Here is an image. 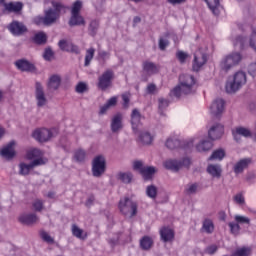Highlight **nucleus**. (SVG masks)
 Listing matches in <instances>:
<instances>
[{
    "mask_svg": "<svg viewBox=\"0 0 256 256\" xmlns=\"http://www.w3.org/2000/svg\"><path fill=\"white\" fill-rule=\"evenodd\" d=\"M51 5L53 8H50L44 12L43 17L37 18V25H45L46 27H49L53 25V23L57 22V19L61 17V13H65V5L61 2H57L55 0L51 1Z\"/></svg>",
    "mask_w": 256,
    "mask_h": 256,
    "instance_id": "obj_1",
    "label": "nucleus"
},
{
    "mask_svg": "<svg viewBox=\"0 0 256 256\" xmlns=\"http://www.w3.org/2000/svg\"><path fill=\"white\" fill-rule=\"evenodd\" d=\"M195 86V77L189 74H182L179 77V85L176 86L172 91L171 95L174 97H181V95H191L194 93L193 87Z\"/></svg>",
    "mask_w": 256,
    "mask_h": 256,
    "instance_id": "obj_2",
    "label": "nucleus"
},
{
    "mask_svg": "<svg viewBox=\"0 0 256 256\" xmlns=\"http://www.w3.org/2000/svg\"><path fill=\"white\" fill-rule=\"evenodd\" d=\"M247 83V74L243 71L236 72L232 78H229L225 85L226 93H237L239 89Z\"/></svg>",
    "mask_w": 256,
    "mask_h": 256,
    "instance_id": "obj_3",
    "label": "nucleus"
},
{
    "mask_svg": "<svg viewBox=\"0 0 256 256\" xmlns=\"http://www.w3.org/2000/svg\"><path fill=\"white\" fill-rule=\"evenodd\" d=\"M243 56L239 52L228 54L220 61V69L224 73H229L233 67H237L241 63Z\"/></svg>",
    "mask_w": 256,
    "mask_h": 256,
    "instance_id": "obj_4",
    "label": "nucleus"
},
{
    "mask_svg": "<svg viewBox=\"0 0 256 256\" xmlns=\"http://www.w3.org/2000/svg\"><path fill=\"white\" fill-rule=\"evenodd\" d=\"M139 205L129 197H124L119 201V209L122 215H129V217H135L137 215V209Z\"/></svg>",
    "mask_w": 256,
    "mask_h": 256,
    "instance_id": "obj_5",
    "label": "nucleus"
},
{
    "mask_svg": "<svg viewBox=\"0 0 256 256\" xmlns=\"http://www.w3.org/2000/svg\"><path fill=\"white\" fill-rule=\"evenodd\" d=\"M113 79H115V73L113 70H106L100 77H98V89H101V91H107V89L113 85Z\"/></svg>",
    "mask_w": 256,
    "mask_h": 256,
    "instance_id": "obj_6",
    "label": "nucleus"
},
{
    "mask_svg": "<svg viewBox=\"0 0 256 256\" xmlns=\"http://www.w3.org/2000/svg\"><path fill=\"white\" fill-rule=\"evenodd\" d=\"M107 169V162L103 155L96 156L92 161V175L93 177H101Z\"/></svg>",
    "mask_w": 256,
    "mask_h": 256,
    "instance_id": "obj_7",
    "label": "nucleus"
},
{
    "mask_svg": "<svg viewBox=\"0 0 256 256\" xmlns=\"http://www.w3.org/2000/svg\"><path fill=\"white\" fill-rule=\"evenodd\" d=\"M223 111H225V100H223V98H216L213 100L210 105V115L219 119L221 118V115H223Z\"/></svg>",
    "mask_w": 256,
    "mask_h": 256,
    "instance_id": "obj_8",
    "label": "nucleus"
},
{
    "mask_svg": "<svg viewBox=\"0 0 256 256\" xmlns=\"http://www.w3.org/2000/svg\"><path fill=\"white\" fill-rule=\"evenodd\" d=\"M206 63H207V54L205 52H203V50L198 49L194 53V59L192 62V70L196 71V72L201 71V68Z\"/></svg>",
    "mask_w": 256,
    "mask_h": 256,
    "instance_id": "obj_9",
    "label": "nucleus"
},
{
    "mask_svg": "<svg viewBox=\"0 0 256 256\" xmlns=\"http://www.w3.org/2000/svg\"><path fill=\"white\" fill-rule=\"evenodd\" d=\"M32 137L39 143H47L53 137V132L47 128L36 129Z\"/></svg>",
    "mask_w": 256,
    "mask_h": 256,
    "instance_id": "obj_10",
    "label": "nucleus"
},
{
    "mask_svg": "<svg viewBox=\"0 0 256 256\" xmlns=\"http://www.w3.org/2000/svg\"><path fill=\"white\" fill-rule=\"evenodd\" d=\"M123 114L117 113L111 118L110 129L112 133H119L123 129Z\"/></svg>",
    "mask_w": 256,
    "mask_h": 256,
    "instance_id": "obj_11",
    "label": "nucleus"
},
{
    "mask_svg": "<svg viewBox=\"0 0 256 256\" xmlns=\"http://www.w3.org/2000/svg\"><path fill=\"white\" fill-rule=\"evenodd\" d=\"M10 33L16 37H21V35L27 33V26L19 21H13L8 27Z\"/></svg>",
    "mask_w": 256,
    "mask_h": 256,
    "instance_id": "obj_12",
    "label": "nucleus"
},
{
    "mask_svg": "<svg viewBox=\"0 0 256 256\" xmlns=\"http://www.w3.org/2000/svg\"><path fill=\"white\" fill-rule=\"evenodd\" d=\"M15 66L19 71L25 72V73H34V71H37V68L35 67V64L29 62L26 59H19L15 62Z\"/></svg>",
    "mask_w": 256,
    "mask_h": 256,
    "instance_id": "obj_13",
    "label": "nucleus"
},
{
    "mask_svg": "<svg viewBox=\"0 0 256 256\" xmlns=\"http://www.w3.org/2000/svg\"><path fill=\"white\" fill-rule=\"evenodd\" d=\"M35 97L37 101V107H45L47 105V97L43 90V85L40 82H36Z\"/></svg>",
    "mask_w": 256,
    "mask_h": 256,
    "instance_id": "obj_14",
    "label": "nucleus"
},
{
    "mask_svg": "<svg viewBox=\"0 0 256 256\" xmlns=\"http://www.w3.org/2000/svg\"><path fill=\"white\" fill-rule=\"evenodd\" d=\"M223 133V125L216 123L210 127L208 131V137L211 139V141H217V139H221V137H223Z\"/></svg>",
    "mask_w": 256,
    "mask_h": 256,
    "instance_id": "obj_15",
    "label": "nucleus"
},
{
    "mask_svg": "<svg viewBox=\"0 0 256 256\" xmlns=\"http://www.w3.org/2000/svg\"><path fill=\"white\" fill-rule=\"evenodd\" d=\"M58 46L61 51H66L67 53H74L75 55H79V53H81L79 46L68 42L67 40H60L58 42Z\"/></svg>",
    "mask_w": 256,
    "mask_h": 256,
    "instance_id": "obj_16",
    "label": "nucleus"
},
{
    "mask_svg": "<svg viewBox=\"0 0 256 256\" xmlns=\"http://www.w3.org/2000/svg\"><path fill=\"white\" fill-rule=\"evenodd\" d=\"M252 160L251 158H243L235 163L233 166V171L236 175H241L245 171V169H248V167L251 165Z\"/></svg>",
    "mask_w": 256,
    "mask_h": 256,
    "instance_id": "obj_17",
    "label": "nucleus"
},
{
    "mask_svg": "<svg viewBox=\"0 0 256 256\" xmlns=\"http://www.w3.org/2000/svg\"><path fill=\"white\" fill-rule=\"evenodd\" d=\"M233 137L235 141L239 143V141H241V137H245V138L253 137V133L248 128L240 126V127H237L233 132Z\"/></svg>",
    "mask_w": 256,
    "mask_h": 256,
    "instance_id": "obj_18",
    "label": "nucleus"
},
{
    "mask_svg": "<svg viewBox=\"0 0 256 256\" xmlns=\"http://www.w3.org/2000/svg\"><path fill=\"white\" fill-rule=\"evenodd\" d=\"M15 141L9 142L1 151V157L4 159H13L15 157Z\"/></svg>",
    "mask_w": 256,
    "mask_h": 256,
    "instance_id": "obj_19",
    "label": "nucleus"
},
{
    "mask_svg": "<svg viewBox=\"0 0 256 256\" xmlns=\"http://www.w3.org/2000/svg\"><path fill=\"white\" fill-rule=\"evenodd\" d=\"M160 237L164 243H169L175 239V231L170 227L164 226L160 229Z\"/></svg>",
    "mask_w": 256,
    "mask_h": 256,
    "instance_id": "obj_20",
    "label": "nucleus"
},
{
    "mask_svg": "<svg viewBox=\"0 0 256 256\" xmlns=\"http://www.w3.org/2000/svg\"><path fill=\"white\" fill-rule=\"evenodd\" d=\"M21 13L23 11V2H9L4 4V13Z\"/></svg>",
    "mask_w": 256,
    "mask_h": 256,
    "instance_id": "obj_21",
    "label": "nucleus"
},
{
    "mask_svg": "<svg viewBox=\"0 0 256 256\" xmlns=\"http://www.w3.org/2000/svg\"><path fill=\"white\" fill-rule=\"evenodd\" d=\"M213 149V141L202 139L198 144H196V151L198 153H207Z\"/></svg>",
    "mask_w": 256,
    "mask_h": 256,
    "instance_id": "obj_22",
    "label": "nucleus"
},
{
    "mask_svg": "<svg viewBox=\"0 0 256 256\" xmlns=\"http://www.w3.org/2000/svg\"><path fill=\"white\" fill-rule=\"evenodd\" d=\"M19 221L23 225H35L39 223V217L36 214H23L19 217Z\"/></svg>",
    "mask_w": 256,
    "mask_h": 256,
    "instance_id": "obj_23",
    "label": "nucleus"
},
{
    "mask_svg": "<svg viewBox=\"0 0 256 256\" xmlns=\"http://www.w3.org/2000/svg\"><path fill=\"white\" fill-rule=\"evenodd\" d=\"M61 87V76L59 75H52L47 83L48 91H57Z\"/></svg>",
    "mask_w": 256,
    "mask_h": 256,
    "instance_id": "obj_24",
    "label": "nucleus"
},
{
    "mask_svg": "<svg viewBox=\"0 0 256 256\" xmlns=\"http://www.w3.org/2000/svg\"><path fill=\"white\" fill-rule=\"evenodd\" d=\"M131 125L132 129L135 133L139 131V125H141V112L139 110L134 109L131 114Z\"/></svg>",
    "mask_w": 256,
    "mask_h": 256,
    "instance_id": "obj_25",
    "label": "nucleus"
},
{
    "mask_svg": "<svg viewBox=\"0 0 256 256\" xmlns=\"http://www.w3.org/2000/svg\"><path fill=\"white\" fill-rule=\"evenodd\" d=\"M142 67L146 75H156V73H159V66L153 62L145 61L143 62Z\"/></svg>",
    "mask_w": 256,
    "mask_h": 256,
    "instance_id": "obj_26",
    "label": "nucleus"
},
{
    "mask_svg": "<svg viewBox=\"0 0 256 256\" xmlns=\"http://www.w3.org/2000/svg\"><path fill=\"white\" fill-rule=\"evenodd\" d=\"M70 27H77L85 25V18L81 14H71L70 20L68 22Z\"/></svg>",
    "mask_w": 256,
    "mask_h": 256,
    "instance_id": "obj_27",
    "label": "nucleus"
},
{
    "mask_svg": "<svg viewBox=\"0 0 256 256\" xmlns=\"http://www.w3.org/2000/svg\"><path fill=\"white\" fill-rule=\"evenodd\" d=\"M138 141L142 145H151L153 143V136L147 131H141L138 134Z\"/></svg>",
    "mask_w": 256,
    "mask_h": 256,
    "instance_id": "obj_28",
    "label": "nucleus"
},
{
    "mask_svg": "<svg viewBox=\"0 0 256 256\" xmlns=\"http://www.w3.org/2000/svg\"><path fill=\"white\" fill-rule=\"evenodd\" d=\"M153 238L151 236H144L140 239V248L142 251H150L154 245Z\"/></svg>",
    "mask_w": 256,
    "mask_h": 256,
    "instance_id": "obj_29",
    "label": "nucleus"
},
{
    "mask_svg": "<svg viewBox=\"0 0 256 256\" xmlns=\"http://www.w3.org/2000/svg\"><path fill=\"white\" fill-rule=\"evenodd\" d=\"M202 233H207V235H211L215 231V224L213 220L207 218L202 223L201 228Z\"/></svg>",
    "mask_w": 256,
    "mask_h": 256,
    "instance_id": "obj_30",
    "label": "nucleus"
},
{
    "mask_svg": "<svg viewBox=\"0 0 256 256\" xmlns=\"http://www.w3.org/2000/svg\"><path fill=\"white\" fill-rule=\"evenodd\" d=\"M100 22L97 19H93L90 21L88 25V34L90 37H95L97 33L99 32Z\"/></svg>",
    "mask_w": 256,
    "mask_h": 256,
    "instance_id": "obj_31",
    "label": "nucleus"
},
{
    "mask_svg": "<svg viewBox=\"0 0 256 256\" xmlns=\"http://www.w3.org/2000/svg\"><path fill=\"white\" fill-rule=\"evenodd\" d=\"M165 145L167 149H170L171 151H173L174 149H179V147H181V140L177 137H169L166 140Z\"/></svg>",
    "mask_w": 256,
    "mask_h": 256,
    "instance_id": "obj_32",
    "label": "nucleus"
},
{
    "mask_svg": "<svg viewBox=\"0 0 256 256\" xmlns=\"http://www.w3.org/2000/svg\"><path fill=\"white\" fill-rule=\"evenodd\" d=\"M117 179L121 181V183H125L129 185V183H133V173L131 172H119L117 174Z\"/></svg>",
    "mask_w": 256,
    "mask_h": 256,
    "instance_id": "obj_33",
    "label": "nucleus"
},
{
    "mask_svg": "<svg viewBox=\"0 0 256 256\" xmlns=\"http://www.w3.org/2000/svg\"><path fill=\"white\" fill-rule=\"evenodd\" d=\"M165 169H169L170 171H179L181 169V162L173 159L166 160L164 162Z\"/></svg>",
    "mask_w": 256,
    "mask_h": 256,
    "instance_id": "obj_34",
    "label": "nucleus"
},
{
    "mask_svg": "<svg viewBox=\"0 0 256 256\" xmlns=\"http://www.w3.org/2000/svg\"><path fill=\"white\" fill-rule=\"evenodd\" d=\"M32 41L36 45H45L47 43V34L45 32H38L33 36Z\"/></svg>",
    "mask_w": 256,
    "mask_h": 256,
    "instance_id": "obj_35",
    "label": "nucleus"
},
{
    "mask_svg": "<svg viewBox=\"0 0 256 256\" xmlns=\"http://www.w3.org/2000/svg\"><path fill=\"white\" fill-rule=\"evenodd\" d=\"M225 158V150L223 148H219L212 152L209 157V161H223Z\"/></svg>",
    "mask_w": 256,
    "mask_h": 256,
    "instance_id": "obj_36",
    "label": "nucleus"
},
{
    "mask_svg": "<svg viewBox=\"0 0 256 256\" xmlns=\"http://www.w3.org/2000/svg\"><path fill=\"white\" fill-rule=\"evenodd\" d=\"M140 174L145 181H149V179H152L153 175L155 174V168L152 166L144 167L141 169Z\"/></svg>",
    "mask_w": 256,
    "mask_h": 256,
    "instance_id": "obj_37",
    "label": "nucleus"
},
{
    "mask_svg": "<svg viewBox=\"0 0 256 256\" xmlns=\"http://www.w3.org/2000/svg\"><path fill=\"white\" fill-rule=\"evenodd\" d=\"M207 172L212 177H216L217 179H219V177H221V166L210 164L207 167Z\"/></svg>",
    "mask_w": 256,
    "mask_h": 256,
    "instance_id": "obj_38",
    "label": "nucleus"
},
{
    "mask_svg": "<svg viewBox=\"0 0 256 256\" xmlns=\"http://www.w3.org/2000/svg\"><path fill=\"white\" fill-rule=\"evenodd\" d=\"M74 159L76 163H85L87 159V152L83 149H78L74 152Z\"/></svg>",
    "mask_w": 256,
    "mask_h": 256,
    "instance_id": "obj_39",
    "label": "nucleus"
},
{
    "mask_svg": "<svg viewBox=\"0 0 256 256\" xmlns=\"http://www.w3.org/2000/svg\"><path fill=\"white\" fill-rule=\"evenodd\" d=\"M214 15H219V0H204Z\"/></svg>",
    "mask_w": 256,
    "mask_h": 256,
    "instance_id": "obj_40",
    "label": "nucleus"
},
{
    "mask_svg": "<svg viewBox=\"0 0 256 256\" xmlns=\"http://www.w3.org/2000/svg\"><path fill=\"white\" fill-rule=\"evenodd\" d=\"M72 235L77 237V239L85 240L87 239V234L83 235V229L79 228L77 224L72 225Z\"/></svg>",
    "mask_w": 256,
    "mask_h": 256,
    "instance_id": "obj_41",
    "label": "nucleus"
},
{
    "mask_svg": "<svg viewBox=\"0 0 256 256\" xmlns=\"http://www.w3.org/2000/svg\"><path fill=\"white\" fill-rule=\"evenodd\" d=\"M31 169H33L31 167V163L30 164L20 163L19 164V175H22L25 177V176L29 175V173H31Z\"/></svg>",
    "mask_w": 256,
    "mask_h": 256,
    "instance_id": "obj_42",
    "label": "nucleus"
},
{
    "mask_svg": "<svg viewBox=\"0 0 256 256\" xmlns=\"http://www.w3.org/2000/svg\"><path fill=\"white\" fill-rule=\"evenodd\" d=\"M93 57H95V48H89L86 51V55H85V62H84L85 67H89V65H91V61H93Z\"/></svg>",
    "mask_w": 256,
    "mask_h": 256,
    "instance_id": "obj_43",
    "label": "nucleus"
},
{
    "mask_svg": "<svg viewBox=\"0 0 256 256\" xmlns=\"http://www.w3.org/2000/svg\"><path fill=\"white\" fill-rule=\"evenodd\" d=\"M157 186L149 185L146 187V195L150 199H157Z\"/></svg>",
    "mask_w": 256,
    "mask_h": 256,
    "instance_id": "obj_44",
    "label": "nucleus"
},
{
    "mask_svg": "<svg viewBox=\"0 0 256 256\" xmlns=\"http://www.w3.org/2000/svg\"><path fill=\"white\" fill-rule=\"evenodd\" d=\"M81 9H83V2L76 1L72 5L71 15H81Z\"/></svg>",
    "mask_w": 256,
    "mask_h": 256,
    "instance_id": "obj_45",
    "label": "nucleus"
},
{
    "mask_svg": "<svg viewBox=\"0 0 256 256\" xmlns=\"http://www.w3.org/2000/svg\"><path fill=\"white\" fill-rule=\"evenodd\" d=\"M234 219L238 225H251V219H249V217L236 215Z\"/></svg>",
    "mask_w": 256,
    "mask_h": 256,
    "instance_id": "obj_46",
    "label": "nucleus"
},
{
    "mask_svg": "<svg viewBox=\"0 0 256 256\" xmlns=\"http://www.w3.org/2000/svg\"><path fill=\"white\" fill-rule=\"evenodd\" d=\"M198 188H199V185H197V183L188 184L185 188V193L186 195H195V193H197Z\"/></svg>",
    "mask_w": 256,
    "mask_h": 256,
    "instance_id": "obj_47",
    "label": "nucleus"
},
{
    "mask_svg": "<svg viewBox=\"0 0 256 256\" xmlns=\"http://www.w3.org/2000/svg\"><path fill=\"white\" fill-rule=\"evenodd\" d=\"M228 227H230V232L232 233V235H239V232L241 231V226H239L237 222H230L228 224Z\"/></svg>",
    "mask_w": 256,
    "mask_h": 256,
    "instance_id": "obj_48",
    "label": "nucleus"
},
{
    "mask_svg": "<svg viewBox=\"0 0 256 256\" xmlns=\"http://www.w3.org/2000/svg\"><path fill=\"white\" fill-rule=\"evenodd\" d=\"M249 45L253 51L256 53V29L252 30V33L249 38Z\"/></svg>",
    "mask_w": 256,
    "mask_h": 256,
    "instance_id": "obj_49",
    "label": "nucleus"
},
{
    "mask_svg": "<svg viewBox=\"0 0 256 256\" xmlns=\"http://www.w3.org/2000/svg\"><path fill=\"white\" fill-rule=\"evenodd\" d=\"M251 255V249L249 248H240V249H237L233 256H249Z\"/></svg>",
    "mask_w": 256,
    "mask_h": 256,
    "instance_id": "obj_50",
    "label": "nucleus"
},
{
    "mask_svg": "<svg viewBox=\"0 0 256 256\" xmlns=\"http://www.w3.org/2000/svg\"><path fill=\"white\" fill-rule=\"evenodd\" d=\"M158 103H159V105H158L159 111H160L161 115H163V112H162L163 109H167V107H169V100L160 98L158 100Z\"/></svg>",
    "mask_w": 256,
    "mask_h": 256,
    "instance_id": "obj_51",
    "label": "nucleus"
},
{
    "mask_svg": "<svg viewBox=\"0 0 256 256\" xmlns=\"http://www.w3.org/2000/svg\"><path fill=\"white\" fill-rule=\"evenodd\" d=\"M55 56V53L51 48H46L43 54V58L45 61H52L53 57Z\"/></svg>",
    "mask_w": 256,
    "mask_h": 256,
    "instance_id": "obj_52",
    "label": "nucleus"
},
{
    "mask_svg": "<svg viewBox=\"0 0 256 256\" xmlns=\"http://www.w3.org/2000/svg\"><path fill=\"white\" fill-rule=\"evenodd\" d=\"M28 159H36V157H41V150L34 148L28 152Z\"/></svg>",
    "mask_w": 256,
    "mask_h": 256,
    "instance_id": "obj_53",
    "label": "nucleus"
},
{
    "mask_svg": "<svg viewBox=\"0 0 256 256\" xmlns=\"http://www.w3.org/2000/svg\"><path fill=\"white\" fill-rule=\"evenodd\" d=\"M187 57H189V54H187L183 51H178L176 53V58L178 59V61H180L181 64H183L187 61Z\"/></svg>",
    "mask_w": 256,
    "mask_h": 256,
    "instance_id": "obj_54",
    "label": "nucleus"
},
{
    "mask_svg": "<svg viewBox=\"0 0 256 256\" xmlns=\"http://www.w3.org/2000/svg\"><path fill=\"white\" fill-rule=\"evenodd\" d=\"M233 201L237 205H245V197L243 196L242 193H238L233 197Z\"/></svg>",
    "mask_w": 256,
    "mask_h": 256,
    "instance_id": "obj_55",
    "label": "nucleus"
},
{
    "mask_svg": "<svg viewBox=\"0 0 256 256\" xmlns=\"http://www.w3.org/2000/svg\"><path fill=\"white\" fill-rule=\"evenodd\" d=\"M219 247L215 244L210 245L208 247H206L205 249V253H207V255H215V253H217Z\"/></svg>",
    "mask_w": 256,
    "mask_h": 256,
    "instance_id": "obj_56",
    "label": "nucleus"
},
{
    "mask_svg": "<svg viewBox=\"0 0 256 256\" xmlns=\"http://www.w3.org/2000/svg\"><path fill=\"white\" fill-rule=\"evenodd\" d=\"M31 168L35 169V167H39L41 165H45V160L43 158L34 159L31 163Z\"/></svg>",
    "mask_w": 256,
    "mask_h": 256,
    "instance_id": "obj_57",
    "label": "nucleus"
},
{
    "mask_svg": "<svg viewBox=\"0 0 256 256\" xmlns=\"http://www.w3.org/2000/svg\"><path fill=\"white\" fill-rule=\"evenodd\" d=\"M234 45L239 46V49H243V46L245 45V38H243L242 36L236 37Z\"/></svg>",
    "mask_w": 256,
    "mask_h": 256,
    "instance_id": "obj_58",
    "label": "nucleus"
},
{
    "mask_svg": "<svg viewBox=\"0 0 256 256\" xmlns=\"http://www.w3.org/2000/svg\"><path fill=\"white\" fill-rule=\"evenodd\" d=\"M168 45H169V40L163 39V38L159 39V49L161 51H165V49H167Z\"/></svg>",
    "mask_w": 256,
    "mask_h": 256,
    "instance_id": "obj_59",
    "label": "nucleus"
},
{
    "mask_svg": "<svg viewBox=\"0 0 256 256\" xmlns=\"http://www.w3.org/2000/svg\"><path fill=\"white\" fill-rule=\"evenodd\" d=\"M87 91V84L80 82L76 86V93H85Z\"/></svg>",
    "mask_w": 256,
    "mask_h": 256,
    "instance_id": "obj_60",
    "label": "nucleus"
},
{
    "mask_svg": "<svg viewBox=\"0 0 256 256\" xmlns=\"http://www.w3.org/2000/svg\"><path fill=\"white\" fill-rule=\"evenodd\" d=\"M33 207L35 209V211H42L43 210V201L42 200H35L33 202Z\"/></svg>",
    "mask_w": 256,
    "mask_h": 256,
    "instance_id": "obj_61",
    "label": "nucleus"
},
{
    "mask_svg": "<svg viewBox=\"0 0 256 256\" xmlns=\"http://www.w3.org/2000/svg\"><path fill=\"white\" fill-rule=\"evenodd\" d=\"M41 237L43 241H46V243H54V240L51 238V236L47 232H41Z\"/></svg>",
    "mask_w": 256,
    "mask_h": 256,
    "instance_id": "obj_62",
    "label": "nucleus"
},
{
    "mask_svg": "<svg viewBox=\"0 0 256 256\" xmlns=\"http://www.w3.org/2000/svg\"><path fill=\"white\" fill-rule=\"evenodd\" d=\"M130 97H131V94L129 93L122 94V101L124 103V107H129Z\"/></svg>",
    "mask_w": 256,
    "mask_h": 256,
    "instance_id": "obj_63",
    "label": "nucleus"
},
{
    "mask_svg": "<svg viewBox=\"0 0 256 256\" xmlns=\"http://www.w3.org/2000/svg\"><path fill=\"white\" fill-rule=\"evenodd\" d=\"M248 73L252 77H256V63H252L248 67Z\"/></svg>",
    "mask_w": 256,
    "mask_h": 256,
    "instance_id": "obj_64",
    "label": "nucleus"
}]
</instances>
